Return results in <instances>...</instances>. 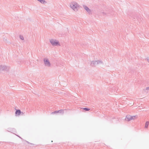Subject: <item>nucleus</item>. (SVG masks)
Wrapping results in <instances>:
<instances>
[{"label":"nucleus","mask_w":149,"mask_h":149,"mask_svg":"<svg viewBox=\"0 0 149 149\" xmlns=\"http://www.w3.org/2000/svg\"><path fill=\"white\" fill-rule=\"evenodd\" d=\"M70 7L74 11H77L78 10V8L79 5L76 2H72L70 3Z\"/></svg>","instance_id":"1"},{"label":"nucleus","mask_w":149,"mask_h":149,"mask_svg":"<svg viewBox=\"0 0 149 149\" xmlns=\"http://www.w3.org/2000/svg\"><path fill=\"white\" fill-rule=\"evenodd\" d=\"M137 117V116H131L130 115H127L125 118V120L129 121L131 120H134V118Z\"/></svg>","instance_id":"2"},{"label":"nucleus","mask_w":149,"mask_h":149,"mask_svg":"<svg viewBox=\"0 0 149 149\" xmlns=\"http://www.w3.org/2000/svg\"><path fill=\"white\" fill-rule=\"evenodd\" d=\"M10 68L9 67L6 66L5 65H0V70L8 71Z\"/></svg>","instance_id":"3"},{"label":"nucleus","mask_w":149,"mask_h":149,"mask_svg":"<svg viewBox=\"0 0 149 149\" xmlns=\"http://www.w3.org/2000/svg\"><path fill=\"white\" fill-rule=\"evenodd\" d=\"M50 42L53 46H57L58 45H59L58 42L56 41V40L51 39L50 40Z\"/></svg>","instance_id":"4"},{"label":"nucleus","mask_w":149,"mask_h":149,"mask_svg":"<svg viewBox=\"0 0 149 149\" xmlns=\"http://www.w3.org/2000/svg\"><path fill=\"white\" fill-rule=\"evenodd\" d=\"M44 62L45 66L47 67H50L51 66V64L48 59H44Z\"/></svg>","instance_id":"5"},{"label":"nucleus","mask_w":149,"mask_h":149,"mask_svg":"<svg viewBox=\"0 0 149 149\" xmlns=\"http://www.w3.org/2000/svg\"><path fill=\"white\" fill-rule=\"evenodd\" d=\"M64 110L63 109H61L58 111H56L54 112H52L51 114H55L57 113H60L62 114L63 113V111Z\"/></svg>","instance_id":"6"},{"label":"nucleus","mask_w":149,"mask_h":149,"mask_svg":"<svg viewBox=\"0 0 149 149\" xmlns=\"http://www.w3.org/2000/svg\"><path fill=\"white\" fill-rule=\"evenodd\" d=\"M96 63V61H92L90 64L91 66L92 67H95L96 65H97Z\"/></svg>","instance_id":"7"},{"label":"nucleus","mask_w":149,"mask_h":149,"mask_svg":"<svg viewBox=\"0 0 149 149\" xmlns=\"http://www.w3.org/2000/svg\"><path fill=\"white\" fill-rule=\"evenodd\" d=\"M83 7H84V8L85 9L87 12H88L89 13V12H90V9L88 8L87 6H86L85 5H84Z\"/></svg>","instance_id":"8"},{"label":"nucleus","mask_w":149,"mask_h":149,"mask_svg":"<svg viewBox=\"0 0 149 149\" xmlns=\"http://www.w3.org/2000/svg\"><path fill=\"white\" fill-rule=\"evenodd\" d=\"M21 113V111L20 110H17L15 112V114L16 115H19Z\"/></svg>","instance_id":"9"},{"label":"nucleus","mask_w":149,"mask_h":149,"mask_svg":"<svg viewBox=\"0 0 149 149\" xmlns=\"http://www.w3.org/2000/svg\"><path fill=\"white\" fill-rule=\"evenodd\" d=\"M149 122L148 121H146L145 123V127L146 128H147L148 127L149 125Z\"/></svg>","instance_id":"10"},{"label":"nucleus","mask_w":149,"mask_h":149,"mask_svg":"<svg viewBox=\"0 0 149 149\" xmlns=\"http://www.w3.org/2000/svg\"><path fill=\"white\" fill-rule=\"evenodd\" d=\"M97 61L96 64H97V65L98 64H99L100 63H103V62L102 61L100 60H98L97 61Z\"/></svg>","instance_id":"11"},{"label":"nucleus","mask_w":149,"mask_h":149,"mask_svg":"<svg viewBox=\"0 0 149 149\" xmlns=\"http://www.w3.org/2000/svg\"><path fill=\"white\" fill-rule=\"evenodd\" d=\"M97 61L96 64H97V65L98 64H99L100 63H103V62L102 61L100 60H98L97 61Z\"/></svg>","instance_id":"12"},{"label":"nucleus","mask_w":149,"mask_h":149,"mask_svg":"<svg viewBox=\"0 0 149 149\" xmlns=\"http://www.w3.org/2000/svg\"><path fill=\"white\" fill-rule=\"evenodd\" d=\"M39 2H40L41 3H44L45 2V1L44 0H37Z\"/></svg>","instance_id":"13"},{"label":"nucleus","mask_w":149,"mask_h":149,"mask_svg":"<svg viewBox=\"0 0 149 149\" xmlns=\"http://www.w3.org/2000/svg\"><path fill=\"white\" fill-rule=\"evenodd\" d=\"M82 109L86 111H88L90 110V109L87 108H82Z\"/></svg>","instance_id":"14"},{"label":"nucleus","mask_w":149,"mask_h":149,"mask_svg":"<svg viewBox=\"0 0 149 149\" xmlns=\"http://www.w3.org/2000/svg\"><path fill=\"white\" fill-rule=\"evenodd\" d=\"M19 38L20 39H21L22 40H24V38L22 36H20Z\"/></svg>","instance_id":"15"},{"label":"nucleus","mask_w":149,"mask_h":149,"mask_svg":"<svg viewBox=\"0 0 149 149\" xmlns=\"http://www.w3.org/2000/svg\"><path fill=\"white\" fill-rule=\"evenodd\" d=\"M136 19H137V20L139 22H141V19H140V20L139 18L138 17L136 18Z\"/></svg>","instance_id":"16"},{"label":"nucleus","mask_w":149,"mask_h":149,"mask_svg":"<svg viewBox=\"0 0 149 149\" xmlns=\"http://www.w3.org/2000/svg\"><path fill=\"white\" fill-rule=\"evenodd\" d=\"M147 59L148 62L149 63V57H147Z\"/></svg>","instance_id":"17"},{"label":"nucleus","mask_w":149,"mask_h":149,"mask_svg":"<svg viewBox=\"0 0 149 149\" xmlns=\"http://www.w3.org/2000/svg\"><path fill=\"white\" fill-rule=\"evenodd\" d=\"M27 142L28 143V144H33L32 143H31L27 141Z\"/></svg>","instance_id":"18"},{"label":"nucleus","mask_w":149,"mask_h":149,"mask_svg":"<svg viewBox=\"0 0 149 149\" xmlns=\"http://www.w3.org/2000/svg\"><path fill=\"white\" fill-rule=\"evenodd\" d=\"M146 89L147 90H149V87H147L146 88Z\"/></svg>","instance_id":"19"},{"label":"nucleus","mask_w":149,"mask_h":149,"mask_svg":"<svg viewBox=\"0 0 149 149\" xmlns=\"http://www.w3.org/2000/svg\"><path fill=\"white\" fill-rule=\"evenodd\" d=\"M19 137L20 138H21V137H19Z\"/></svg>","instance_id":"20"}]
</instances>
